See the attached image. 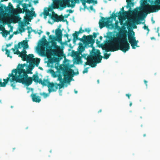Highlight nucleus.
Here are the masks:
<instances>
[{"mask_svg":"<svg viewBox=\"0 0 160 160\" xmlns=\"http://www.w3.org/2000/svg\"><path fill=\"white\" fill-rule=\"evenodd\" d=\"M26 55L24 54L22 52H20V54L19 55V57H21L23 61H25V59Z\"/></svg>","mask_w":160,"mask_h":160,"instance_id":"nucleus-36","label":"nucleus"},{"mask_svg":"<svg viewBox=\"0 0 160 160\" xmlns=\"http://www.w3.org/2000/svg\"><path fill=\"white\" fill-rule=\"evenodd\" d=\"M55 84L54 87L55 88H54L55 90H56V91L58 88V84L57 83H55Z\"/></svg>","mask_w":160,"mask_h":160,"instance_id":"nucleus-51","label":"nucleus"},{"mask_svg":"<svg viewBox=\"0 0 160 160\" xmlns=\"http://www.w3.org/2000/svg\"><path fill=\"white\" fill-rule=\"evenodd\" d=\"M9 7L8 8H9L8 11H9L13 9V7L12 5V4H11L10 2H9Z\"/></svg>","mask_w":160,"mask_h":160,"instance_id":"nucleus-45","label":"nucleus"},{"mask_svg":"<svg viewBox=\"0 0 160 160\" xmlns=\"http://www.w3.org/2000/svg\"><path fill=\"white\" fill-rule=\"evenodd\" d=\"M70 15V14L69 13L67 14H65L64 15V17L65 18H68V17Z\"/></svg>","mask_w":160,"mask_h":160,"instance_id":"nucleus-59","label":"nucleus"},{"mask_svg":"<svg viewBox=\"0 0 160 160\" xmlns=\"http://www.w3.org/2000/svg\"><path fill=\"white\" fill-rule=\"evenodd\" d=\"M28 41L26 40H24L22 42H19L18 45H15L14 48L17 49V50L14 52V54L19 55L20 52L18 49L21 48L22 47H23V49H26L28 48Z\"/></svg>","mask_w":160,"mask_h":160,"instance_id":"nucleus-11","label":"nucleus"},{"mask_svg":"<svg viewBox=\"0 0 160 160\" xmlns=\"http://www.w3.org/2000/svg\"><path fill=\"white\" fill-rule=\"evenodd\" d=\"M62 71V72H58L57 74L54 75V77L56 78L58 77L57 80L59 81L60 82L63 81H68L70 84L71 80L70 78V73H74V71L73 70L69 68L68 70L67 68H61Z\"/></svg>","mask_w":160,"mask_h":160,"instance_id":"nucleus-4","label":"nucleus"},{"mask_svg":"<svg viewBox=\"0 0 160 160\" xmlns=\"http://www.w3.org/2000/svg\"><path fill=\"white\" fill-rule=\"evenodd\" d=\"M43 81L41 79H38V82L39 83H40L41 84V83Z\"/></svg>","mask_w":160,"mask_h":160,"instance_id":"nucleus-58","label":"nucleus"},{"mask_svg":"<svg viewBox=\"0 0 160 160\" xmlns=\"http://www.w3.org/2000/svg\"><path fill=\"white\" fill-rule=\"evenodd\" d=\"M25 25L23 22L21 24V27L19 29V31L20 32H25V29L23 27Z\"/></svg>","mask_w":160,"mask_h":160,"instance_id":"nucleus-35","label":"nucleus"},{"mask_svg":"<svg viewBox=\"0 0 160 160\" xmlns=\"http://www.w3.org/2000/svg\"><path fill=\"white\" fill-rule=\"evenodd\" d=\"M77 40H79L82 42L83 43H85V42L93 39L92 35L86 36L84 35L81 38H78V37L76 38Z\"/></svg>","mask_w":160,"mask_h":160,"instance_id":"nucleus-14","label":"nucleus"},{"mask_svg":"<svg viewBox=\"0 0 160 160\" xmlns=\"http://www.w3.org/2000/svg\"><path fill=\"white\" fill-rule=\"evenodd\" d=\"M130 49L129 44L128 42H121L120 44H114L111 41H107V43L102 47L103 50L106 52H114L120 50L123 52H125Z\"/></svg>","mask_w":160,"mask_h":160,"instance_id":"nucleus-3","label":"nucleus"},{"mask_svg":"<svg viewBox=\"0 0 160 160\" xmlns=\"http://www.w3.org/2000/svg\"><path fill=\"white\" fill-rule=\"evenodd\" d=\"M40 59L39 58H36L33 59V64L37 66H38L40 62Z\"/></svg>","mask_w":160,"mask_h":160,"instance_id":"nucleus-25","label":"nucleus"},{"mask_svg":"<svg viewBox=\"0 0 160 160\" xmlns=\"http://www.w3.org/2000/svg\"><path fill=\"white\" fill-rule=\"evenodd\" d=\"M84 1H83L82 2V5L84 6V8H86V3L87 2L88 3H92V1H93L94 0H87V1H86L85 0H84Z\"/></svg>","mask_w":160,"mask_h":160,"instance_id":"nucleus-30","label":"nucleus"},{"mask_svg":"<svg viewBox=\"0 0 160 160\" xmlns=\"http://www.w3.org/2000/svg\"><path fill=\"white\" fill-rule=\"evenodd\" d=\"M57 15H58L57 14H56L54 12H53L51 16V19L54 21Z\"/></svg>","mask_w":160,"mask_h":160,"instance_id":"nucleus-39","label":"nucleus"},{"mask_svg":"<svg viewBox=\"0 0 160 160\" xmlns=\"http://www.w3.org/2000/svg\"><path fill=\"white\" fill-rule=\"evenodd\" d=\"M69 83V82H68V81H63L62 82H60V83L58 84V86L59 87V88L60 89L62 88L64 86V84L65 83Z\"/></svg>","mask_w":160,"mask_h":160,"instance_id":"nucleus-37","label":"nucleus"},{"mask_svg":"<svg viewBox=\"0 0 160 160\" xmlns=\"http://www.w3.org/2000/svg\"><path fill=\"white\" fill-rule=\"evenodd\" d=\"M144 82L146 86L147 87V83L148 82L146 80H144Z\"/></svg>","mask_w":160,"mask_h":160,"instance_id":"nucleus-63","label":"nucleus"},{"mask_svg":"<svg viewBox=\"0 0 160 160\" xmlns=\"http://www.w3.org/2000/svg\"><path fill=\"white\" fill-rule=\"evenodd\" d=\"M43 32V31H42L41 30H37V33L39 34L40 35Z\"/></svg>","mask_w":160,"mask_h":160,"instance_id":"nucleus-55","label":"nucleus"},{"mask_svg":"<svg viewBox=\"0 0 160 160\" xmlns=\"http://www.w3.org/2000/svg\"><path fill=\"white\" fill-rule=\"evenodd\" d=\"M34 57V56L33 54H29L28 55H27L25 58L26 60L25 61H26L27 62H30L33 59Z\"/></svg>","mask_w":160,"mask_h":160,"instance_id":"nucleus-20","label":"nucleus"},{"mask_svg":"<svg viewBox=\"0 0 160 160\" xmlns=\"http://www.w3.org/2000/svg\"><path fill=\"white\" fill-rule=\"evenodd\" d=\"M57 3L61 7L65 8L66 7V5L64 3L63 1L62 0H58L57 1Z\"/></svg>","mask_w":160,"mask_h":160,"instance_id":"nucleus-27","label":"nucleus"},{"mask_svg":"<svg viewBox=\"0 0 160 160\" xmlns=\"http://www.w3.org/2000/svg\"><path fill=\"white\" fill-rule=\"evenodd\" d=\"M76 40H76V38H73V43H76Z\"/></svg>","mask_w":160,"mask_h":160,"instance_id":"nucleus-61","label":"nucleus"},{"mask_svg":"<svg viewBox=\"0 0 160 160\" xmlns=\"http://www.w3.org/2000/svg\"><path fill=\"white\" fill-rule=\"evenodd\" d=\"M64 17L62 15H61L60 16H58V15L55 18V19L54 20V22H58L59 21H64L63 20Z\"/></svg>","mask_w":160,"mask_h":160,"instance_id":"nucleus-19","label":"nucleus"},{"mask_svg":"<svg viewBox=\"0 0 160 160\" xmlns=\"http://www.w3.org/2000/svg\"><path fill=\"white\" fill-rule=\"evenodd\" d=\"M35 65L32 64L31 62L30 63V65L28 66V73H32L31 71L33 69Z\"/></svg>","mask_w":160,"mask_h":160,"instance_id":"nucleus-22","label":"nucleus"},{"mask_svg":"<svg viewBox=\"0 0 160 160\" xmlns=\"http://www.w3.org/2000/svg\"><path fill=\"white\" fill-rule=\"evenodd\" d=\"M74 1H75V0H71L70 1L72 3V5H71L70 3V0H68L67 1H66V3L67 4L68 7H72V8L74 7L75 5V2H74Z\"/></svg>","mask_w":160,"mask_h":160,"instance_id":"nucleus-21","label":"nucleus"},{"mask_svg":"<svg viewBox=\"0 0 160 160\" xmlns=\"http://www.w3.org/2000/svg\"><path fill=\"white\" fill-rule=\"evenodd\" d=\"M110 55V53L108 54L107 53H105L104 54V57L103 58L104 59H107L109 58Z\"/></svg>","mask_w":160,"mask_h":160,"instance_id":"nucleus-40","label":"nucleus"},{"mask_svg":"<svg viewBox=\"0 0 160 160\" xmlns=\"http://www.w3.org/2000/svg\"><path fill=\"white\" fill-rule=\"evenodd\" d=\"M78 33H82L85 32L84 30H82V27H81L79 29V31H78Z\"/></svg>","mask_w":160,"mask_h":160,"instance_id":"nucleus-46","label":"nucleus"},{"mask_svg":"<svg viewBox=\"0 0 160 160\" xmlns=\"http://www.w3.org/2000/svg\"><path fill=\"white\" fill-rule=\"evenodd\" d=\"M40 95H43L44 98H46L48 96V94H47L45 92H43L42 93H41Z\"/></svg>","mask_w":160,"mask_h":160,"instance_id":"nucleus-47","label":"nucleus"},{"mask_svg":"<svg viewBox=\"0 0 160 160\" xmlns=\"http://www.w3.org/2000/svg\"><path fill=\"white\" fill-rule=\"evenodd\" d=\"M54 40L51 41V42L52 43V46L53 47V48L58 46L57 45V42Z\"/></svg>","mask_w":160,"mask_h":160,"instance_id":"nucleus-41","label":"nucleus"},{"mask_svg":"<svg viewBox=\"0 0 160 160\" xmlns=\"http://www.w3.org/2000/svg\"><path fill=\"white\" fill-rule=\"evenodd\" d=\"M49 82H50L48 79H44L41 84L43 86H48Z\"/></svg>","mask_w":160,"mask_h":160,"instance_id":"nucleus-34","label":"nucleus"},{"mask_svg":"<svg viewBox=\"0 0 160 160\" xmlns=\"http://www.w3.org/2000/svg\"><path fill=\"white\" fill-rule=\"evenodd\" d=\"M82 57L80 56L76 58L75 59L77 64H79L80 63L82 64L83 62V61L82 59Z\"/></svg>","mask_w":160,"mask_h":160,"instance_id":"nucleus-28","label":"nucleus"},{"mask_svg":"<svg viewBox=\"0 0 160 160\" xmlns=\"http://www.w3.org/2000/svg\"><path fill=\"white\" fill-rule=\"evenodd\" d=\"M61 25H59L58 28L55 30V34L57 36V38L56 40L58 41V42H61L62 41V31L60 29L61 27Z\"/></svg>","mask_w":160,"mask_h":160,"instance_id":"nucleus-13","label":"nucleus"},{"mask_svg":"<svg viewBox=\"0 0 160 160\" xmlns=\"http://www.w3.org/2000/svg\"><path fill=\"white\" fill-rule=\"evenodd\" d=\"M154 5H150L148 4L144 7L145 12H144L143 16L144 17L148 13L158 12L160 10V0H155Z\"/></svg>","mask_w":160,"mask_h":160,"instance_id":"nucleus-6","label":"nucleus"},{"mask_svg":"<svg viewBox=\"0 0 160 160\" xmlns=\"http://www.w3.org/2000/svg\"><path fill=\"white\" fill-rule=\"evenodd\" d=\"M55 38V37L54 36H52V35H50L49 36V40H51V41L54 40H56V39Z\"/></svg>","mask_w":160,"mask_h":160,"instance_id":"nucleus-42","label":"nucleus"},{"mask_svg":"<svg viewBox=\"0 0 160 160\" xmlns=\"http://www.w3.org/2000/svg\"><path fill=\"white\" fill-rule=\"evenodd\" d=\"M127 2V8H131V7H133L134 5V3L133 2H132L131 0H126Z\"/></svg>","mask_w":160,"mask_h":160,"instance_id":"nucleus-24","label":"nucleus"},{"mask_svg":"<svg viewBox=\"0 0 160 160\" xmlns=\"http://www.w3.org/2000/svg\"><path fill=\"white\" fill-rule=\"evenodd\" d=\"M81 54L78 51H72V57H75L76 58H77L79 57Z\"/></svg>","mask_w":160,"mask_h":160,"instance_id":"nucleus-29","label":"nucleus"},{"mask_svg":"<svg viewBox=\"0 0 160 160\" xmlns=\"http://www.w3.org/2000/svg\"><path fill=\"white\" fill-rule=\"evenodd\" d=\"M117 17V15L114 12L112 13L111 17L106 18L102 17L98 23L100 28L102 29L105 27L108 28H113L114 26L111 23L112 21H110V19L112 18L116 20Z\"/></svg>","mask_w":160,"mask_h":160,"instance_id":"nucleus-5","label":"nucleus"},{"mask_svg":"<svg viewBox=\"0 0 160 160\" xmlns=\"http://www.w3.org/2000/svg\"><path fill=\"white\" fill-rule=\"evenodd\" d=\"M36 94L37 93H32L31 94V97L33 102L39 103L41 101L40 97L38 96H37Z\"/></svg>","mask_w":160,"mask_h":160,"instance_id":"nucleus-16","label":"nucleus"},{"mask_svg":"<svg viewBox=\"0 0 160 160\" xmlns=\"http://www.w3.org/2000/svg\"><path fill=\"white\" fill-rule=\"evenodd\" d=\"M30 28H32L31 27H28L27 28V29L28 30V33L29 34L30 33V31L29 29Z\"/></svg>","mask_w":160,"mask_h":160,"instance_id":"nucleus-56","label":"nucleus"},{"mask_svg":"<svg viewBox=\"0 0 160 160\" xmlns=\"http://www.w3.org/2000/svg\"><path fill=\"white\" fill-rule=\"evenodd\" d=\"M84 31H85L87 32L88 33H89L90 32L91 30L89 28H86L84 29Z\"/></svg>","mask_w":160,"mask_h":160,"instance_id":"nucleus-53","label":"nucleus"},{"mask_svg":"<svg viewBox=\"0 0 160 160\" xmlns=\"http://www.w3.org/2000/svg\"><path fill=\"white\" fill-rule=\"evenodd\" d=\"M24 67L23 66L22 64H19L17 67V69H13L12 71V73H13V72L15 73V74L14 75H18L17 74L18 73L19 75L18 76H20L22 75V74H25L27 73L25 69L23 68Z\"/></svg>","mask_w":160,"mask_h":160,"instance_id":"nucleus-12","label":"nucleus"},{"mask_svg":"<svg viewBox=\"0 0 160 160\" xmlns=\"http://www.w3.org/2000/svg\"><path fill=\"white\" fill-rule=\"evenodd\" d=\"M88 68H86L83 71V73H85L88 72Z\"/></svg>","mask_w":160,"mask_h":160,"instance_id":"nucleus-54","label":"nucleus"},{"mask_svg":"<svg viewBox=\"0 0 160 160\" xmlns=\"http://www.w3.org/2000/svg\"><path fill=\"white\" fill-rule=\"evenodd\" d=\"M6 12L8 11L9 8L8 7H6L5 5L2 4L0 7V11L2 12H3L4 10Z\"/></svg>","mask_w":160,"mask_h":160,"instance_id":"nucleus-23","label":"nucleus"},{"mask_svg":"<svg viewBox=\"0 0 160 160\" xmlns=\"http://www.w3.org/2000/svg\"><path fill=\"white\" fill-rule=\"evenodd\" d=\"M101 54L99 50L95 49L93 48L90 55L87 54H81L82 58H83L87 60V62L84 64V67L86 65H89L92 68L95 67L97 63L101 62L103 57L101 55Z\"/></svg>","mask_w":160,"mask_h":160,"instance_id":"nucleus-1","label":"nucleus"},{"mask_svg":"<svg viewBox=\"0 0 160 160\" xmlns=\"http://www.w3.org/2000/svg\"><path fill=\"white\" fill-rule=\"evenodd\" d=\"M53 48L54 49H51V50L53 52V54L56 56H58L62 52V50L60 46L58 45L54 48Z\"/></svg>","mask_w":160,"mask_h":160,"instance_id":"nucleus-15","label":"nucleus"},{"mask_svg":"<svg viewBox=\"0 0 160 160\" xmlns=\"http://www.w3.org/2000/svg\"><path fill=\"white\" fill-rule=\"evenodd\" d=\"M143 28L145 30H147L148 31V32L149 31V29L148 28V26H146V25H145L143 27Z\"/></svg>","mask_w":160,"mask_h":160,"instance_id":"nucleus-48","label":"nucleus"},{"mask_svg":"<svg viewBox=\"0 0 160 160\" xmlns=\"http://www.w3.org/2000/svg\"><path fill=\"white\" fill-rule=\"evenodd\" d=\"M40 42L42 45H43L47 42V40L46 39V36L45 35H43L41 38Z\"/></svg>","mask_w":160,"mask_h":160,"instance_id":"nucleus-31","label":"nucleus"},{"mask_svg":"<svg viewBox=\"0 0 160 160\" xmlns=\"http://www.w3.org/2000/svg\"><path fill=\"white\" fill-rule=\"evenodd\" d=\"M127 31L123 29L120 31L117 35V37L114 38L113 41L115 42H128L127 38Z\"/></svg>","mask_w":160,"mask_h":160,"instance_id":"nucleus-7","label":"nucleus"},{"mask_svg":"<svg viewBox=\"0 0 160 160\" xmlns=\"http://www.w3.org/2000/svg\"><path fill=\"white\" fill-rule=\"evenodd\" d=\"M128 38L129 42L131 44L132 49H135L136 47H139V46L138 45V41L136 40V37H135V32L133 30H131L128 32Z\"/></svg>","mask_w":160,"mask_h":160,"instance_id":"nucleus-8","label":"nucleus"},{"mask_svg":"<svg viewBox=\"0 0 160 160\" xmlns=\"http://www.w3.org/2000/svg\"><path fill=\"white\" fill-rule=\"evenodd\" d=\"M21 19V18L19 17V15L15 16L13 18V23H16L17 22L20 21Z\"/></svg>","mask_w":160,"mask_h":160,"instance_id":"nucleus-26","label":"nucleus"},{"mask_svg":"<svg viewBox=\"0 0 160 160\" xmlns=\"http://www.w3.org/2000/svg\"><path fill=\"white\" fill-rule=\"evenodd\" d=\"M10 31L5 30L1 33H2L3 37H6L8 34H10Z\"/></svg>","mask_w":160,"mask_h":160,"instance_id":"nucleus-32","label":"nucleus"},{"mask_svg":"<svg viewBox=\"0 0 160 160\" xmlns=\"http://www.w3.org/2000/svg\"><path fill=\"white\" fill-rule=\"evenodd\" d=\"M52 9L51 8H48L47 9V8L46 7L44 8L43 14L44 16V18H45L47 16L49 15V12L51 11Z\"/></svg>","mask_w":160,"mask_h":160,"instance_id":"nucleus-18","label":"nucleus"},{"mask_svg":"<svg viewBox=\"0 0 160 160\" xmlns=\"http://www.w3.org/2000/svg\"><path fill=\"white\" fill-rule=\"evenodd\" d=\"M79 33H78V31H75V33L72 34V36L73 38H76L78 37V35Z\"/></svg>","mask_w":160,"mask_h":160,"instance_id":"nucleus-43","label":"nucleus"},{"mask_svg":"<svg viewBox=\"0 0 160 160\" xmlns=\"http://www.w3.org/2000/svg\"><path fill=\"white\" fill-rule=\"evenodd\" d=\"M54 86L55 84L54 83H51L50 82L49 84L48 85V90L49 93H50L52 92L56 91V90L54 88Z\"/></svg>","mask_w":160,"mask_h":160,"instance_id":"nucleus-17","label":"nucleus"},{"mask_svg":"<svg viewBox=\"0 0 160 160\" xmlns=\"http://www.w3.org/2000/svg\"><path fill=\"white\" fill-rule=\"evenodd\" d=\"M9 78L11 83V86L12 88H15L16 86L15 82L21 83L23 84H25L27 86L30 85L32 82L33 78L32 77H28L27 73L22 74L20 76L14 75L13 73H9L8 75Z\"/></svg>","mask_w":160,"mask_h":160,"instance_id":"nucleus-2","label":"nucleus"},{"mask_svg":"<svg viewBox=\"0 0 160 160\" xmlns=\"http://www.w3.org/2000/svg\"><path fill=\"white\" fill-rule=\"evenodd\" d=\"M148 1L152 4L151 5H152L153 4H154L155 1H154L153 0H148Z\"/></svg>","mask_w":160,"mask_h":160,"instance_id":"nucleus-52","label":"nucleus"},{"mask_svg":"<svg viewBox=\"0 0 160 160\" xmlns=\"http://www.w3.org/2000/svg\"><path fill=\"white\" fill-rule=\"evenodd\" d=\"M126 96L128 97V98L129 99L130 97L131 96V94H126Z\"/></svg>","mask_w":160,"mask_h":160,"instance_id":"nucleus-60","label":"nucleus"},{"mask_svg":"<svg viewBox=\"0 0 160 160\" xmlns=\"http://www.w3.org/2000/svg\"><path fill=\"white\" fill-rule=\"evenodd\" d=\"M22 6L23 7V11L26 12V16L25 19L26 20L28 21H31V20L33 16L35 17H36V14L35 13V11H31L28 9L27 4H22Z\"/></svg>","mask_w":160,"mask_h":160,"instance_id":"nucleus-9","label":"nucleus"},{"mask_svg":"<svg viewBox=\"0 0 160 160\" xmlns=\"http://www.w3.org/2000/svg\"><path fill=\"white\" fill-rule=\"evenodd\" d=\"M12 45V43H9L6 45V47L7 48L10 46Z\"/></svg>","mask_w":160,"mask_h":160,"instance_id":"nucleus-62","label":"nucleus"},{"mask_svg":"<svg viewBox=\"0 0 160 160\" xmlns=\"http://www.w3.org/2000/svg\"><path fill=\"white\" fill-rule=\"evenodd\" d=\"M93 36V39H94L95 38L97 37V33L95 32L93 33V35H92Z\"/></svg>","mask_w":160,"mask_h":160,"instance_id":"nucleus-50","label":"nucleus"},{"mask_svg":"<svg viewBox=\"0 0 160 160\" xmlns=\"http://www.w3.org/2000/svg\"><path fill=\"white\" fill-rule=\"evenodd\" d=\"M141 19L140 17H138L137 19H135L136 23L137 24H138L141 23L140 22H139V20Z\"/></svg>","mask_w":160,"mask_h":160,"instance_id":"nucleus-44","label":"nucleus"},{"mask_svg":"<svg viewBox=\"0 0 160 160\" xmlns=\"http://www.w3.org/2000/svg\"><path fill=\"white\" fill-rule=\"evenodd\" d=\"M5 50L6 51V54L7 55V57H10L11 58H12V56L10 55V51L7 49H6Z\"/></svg>","mask_w":160,"mask_h":160,"instance_id":"nucleus-38","label":"nucleus"},{"mask_svg":"<svg viewBox=\"0 0 160 160\" xmlns=\"http://www.w3.org/2000/svg\"><path fill=\"white\" fill-rule=\"evenodd\" d=\"M95 42V39H93L85 42V43L79 42L78 44L79 46L78 48V51L82 54V53L85 50L86 47H92Z\"/></svg>","mask_w":160,"mask_h":160,"instance_id":"nucleus-10","label":"nucleus"},{"mask_svg":"<svg viewBox=\"0 0 160 160\" xmlns=\"http://www.w3.org/2000/svg\"><path fill=\"white\" fill-rule=\"evenodd\" d=\"M6 30L4 26L2 25L0 26V31H2V32Z\"/></svg>","mask_w":160,"mask_h":160,"instance_id":"nucleus-49","label":"nucleus"},{"mask_svg":"<svg viewBox=\"0 0 160 160\" xmlns=\"http://www.w3.org/2000/svg\"><path fill=\"white\" fill-rule=\"evenodd\" d=\"M22 52L26 55H27L26 54L27 52L25 50L23 49Z\"/></svg>","mask_w":160,"mask_h":160,"instance_id":"nucleus-57","label":"nucleus"},{"mask_svg":"<svg viewBox=\"0 0 160 160\" xmlns=\"http://www.w3.org/2000/svg\"><path fill=\"white\" fill-rule=\"evenodd\" d=\"M33 2L35 4H37L38 3V0H34L33 1Z\"/></svg>","mask_w":160,"mask_h":160,"instance_id":"nucleus-64","label":"nucleus"},{"mask_svg":"<svg viewBox=\"0 0 160 160\" xmlns=\"http://www.w3.org/2000/svg\"><path fill=\"white\" fill-rule=\"evenodd\" d=\"M33 80L35 82H38L39 79V77L37 74H34L33 76Z\"/></svg>","mask_w":160,"mask_h":160,"instance_id":"nucleus-33","label":"nucleus"}]
</instances>
